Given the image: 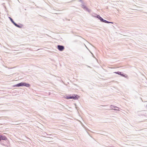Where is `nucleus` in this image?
<instances>
[{"label": "nucleus", "mask_w": 147, "mask_h": 147, "mask_svg": "<svg viewBox=\"0 0 147 147\" xmlns=\"http://www.w3.org/2000/svg\"><path fill=\"white\" fill-rule=\"evenodd\" d=\"M80 96L77 94H73L72 96H66L65 98L66 99H73L74 100H77L79 98Z\"/></svg>", "instance_id": "1"}, {"label": "nucleus", "mask_w": 147, "mask_h": 147, "mask_svg": "<svg viewBox=\"0 0 147 147\" xmlns=\"http://www.w3.org/2000/svg\"><path fill=\"white\" fill-rule=\"evenodd\" d=\"M57 48H58V49L60 51H63L64 49V47L63 46H62L59 45L58 46Z\"/></svg>", "instance_id": "2"}, {"label": "nucleus", "mask_w": 147, "mask_h": 147, "mask_svg": "<svg viewBox=\"0 0 147 147\" xmlns=\"http://www.w3.org/2000/svg\"><path fill=\"white\" fill-rule=\"evenodd\" d=\"M0 141L1 140H7V138L5 136L0 135Z\"/></svg>", "instance_id": "3"}, {"label": "nucleus", "mask_w": 147, "mask_h": 147, "mask_svg": "<svg viewBox=\"0 0 147 147\" xmlns=\"http://www.w3.org/2000/svg\"><path fill=\"white\" fill-rule=\"evenodd\" d=\"M24 82H21L16 85V86H24Z\"/></svg>", "instance_id": "4"}, {"label": "nucleus", "mask_w": 147, "mask_h": 147, "mask_svg": "<svg viewBox=\"0 0 147 147\" xmlns=\"http://www.w3.org/2000/svg\"><path fill=\"white\" fill-rule=\"evenodd\" d=\"M115 73L117 74H118L121 75L125 77V75H123V74H121V72H115Z\"/></svg>", "instance_id": "5"}, {"label": "nucleus", "mask_w": 147, "mask_h": 147, "mask_svg": "<svg viewBox=\"0 0 147 147\" xmlns=\"http://www.w3.org/2000/svg\"><path fill=\"white\" fill-rule=\"evenodd\" d=\"M30 86V85L28 84H26L25 83H24V86H25L27 87H29Z\"/></svg>", "instance_id": "6"}, {"label": "nucleus", "mask_w": 147, "mask_h": 147, "mask_svg": "<svg viewBox=\"0 0 147 147\" xmlns=\"http://www.w3.org/2000/svg\"><path fill=\"white\" fill-rule=\"evenodd\" d=\"M103 22H105V23H112L113 24V22H109L106 20H103Z\"/></svg>", "instance_id": "7"}, {"label": "nucleus", "mask_w": 147, "mask_h": 147, "mask_svg": "<svg viewBox=\"0 0 147 147\" xmlns=\"http://www.w3.org/2000/svg\"><path fill=\"white\" fill-rule=\"evenodd\" d=\"M9 18L10 19V20H11V21L12 22V23H14V21H13V20L11 18L9 17Z\"/></svg>", "instance_id": "8"}, {"label": "nucleus", "mask_w": 147, "mask_h": 147, "mask_svg": "<svg viewBox=\"0 0 147 147\" xmlns=\"http://www.w3.org/2000/svg\"><path fill=\"white\" fill-rule=\"evenodd\" d=\"M16 26H17V27H19V26L17 24H16V23H15L14 22V23H13Z\"/></svg>", "instance_id": "9"}, {"label": "nucleus", "mask_w": 147, "mask_h": 147, "mask_svg": "<svg viewBox=\"0 0 147 147\" xmlns=\"http://www.w3.org/2000/svg\"><path fill=\"white\" fill-rule=\"evenodd\" d=\"M100 20L102 21V22L104 20L102 18H100Z\"/></svg>", "instance_id": "10"}, {"label": "nucleus", "mask_w": 147, "mask_h": 147, "mask_svg": "<svg viewBox=\"0 0 147 147\" xmlns=\"http://www.w3.org/2000/svg\"><path fill=\"white\" fill-rule=\"evenodd\" d=\"M97 17L100 19V18H101L99 15H97Z\"/></svg>", "instance_id": "11"}]
</instances>
